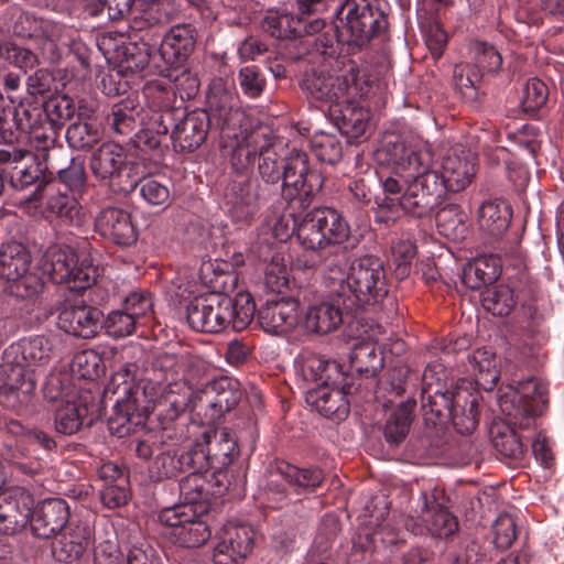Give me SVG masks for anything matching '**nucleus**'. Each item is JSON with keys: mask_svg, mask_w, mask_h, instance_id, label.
I'll return each mask as SVG.
<instances>
[{"mask_svg": "<svg viewBox=\"0 0 564 564\" xmlns=\"http://www.w3.org/2000/svg\"><path fill=\"white\" fill-rule=\"evenodd\" d=\"M375 160L391 171L383 191L391 205L398 204L416 217L426 215L446 192H460L476 174V158L463 147L446 152L440 171L433 169V154L426 143L387 133L375 151Z\"/></svg>", "mask_w": 564, "mask_h": 564, "instance_id": "1", "label": "nucleus"}, {"mask_svg": "<svg viewBox=\"0 0 564 564\" xmlns=\"http://www.w3.org/2000/svg\"><path fill=\"white\" fill-rule=\"evenodd\" d=\"M105 391L113 397L117 414L129 422L133 416L145 417L154 411L159 419L172 422L191 404L193 394L185 381L165 383L144 379L137 384L127 367L111 376Z\"/></svg>", "mask_w": 564, "mask_h": 564, "instance_id": "2", "label": "nucleus"}, {"mask_svg": "<svg viewBox=\"0 0 564 564\" xmlns=\"http://www.w3.org/2000/svg\"><path fill=\"white\" fill-rule=\"evenodd\" d=\"M105 391L113 397L117 414L129 422L133 416L145 417L154 411L159 419L172 422L191 404L193 394L185 381L165 383L144 379L137 384L127 367L111 376Z\"/></svg>", "mask_w": 564, "mask_h": 564, "instance_id": "3", "label": "nucleus"}, {"mask_svg": "<svg viewBox=\"0 0 564 564\" xmlns=\"http://www.w3.org/2000/svg\"><path fill=\"white\" fill-rule=\"evenodd\" d=\"M297 206L301 207L289 200V209L278 216L272 224V235L278 241L285 242L296 234L305 249L297 263L303 268H313L322 260L321 250L348 241L350 227L334 208H314L300 218L294 213Z\"/></svg>", "mask_w": 564, "mask_h": 564, "instance_id": "4", "label": "nucleus"}, {"mask_svg": "<svg viewBox=\"0 0 564 564\" xmlns=\"http://www.w3.org/2000/svg\"><path fill=\"white\" fill-rule=\"evenodd\" d=\"M360 70L352 62L333 74H306L302 87L314 98L328 104L329 116L348 138L358 139L366 132L369 112L357 104L364 91L358 80Z\"/></svg>", "mask_w": 564, "mask_h": 564, "instance_id": "5", "label": "nucleus"}, {"mask_svg": "<svg viewBox=\"0 0 564 564\" xmlns=\"http://www.w3.org/2000/svg\"><path fill=\"white\" fill-rule=\"evenodd\" d=\"M326 278L333 291L345 297L349 306L370 304L388 292L382 262L375 257L350 261L346 256H339L327 265Z\"/></svg>", "mask_w": 564, "mask_h": 564, "instance_id": "6", "label": "nucleus"}, {"mask_svg": "<svg viewBox=\"0 0 564 564\" xmlns=\"http://www.w3.org/2000/svg\"><path fill=\"white\" fill-rule=\"evenodd\" d=\"M256 304L249 293L235 297L221 293H208L195 297L187 306V321L197 332L218 333L229 326L245 329L253 319Z\"/></svg>", "mask_w": 564, "mask_h": 564, "instance_id": "7", "label": "nucleus"}, {"mask_svg": "<svg viewBox=\"0 0 564 564\" xmlns=\"http://www.w3.org/2000/svg\"><path fill=\"white\" fill-rule=\"evenodd\" d=\"M336 19L338 41L349 45L362 46L388 29L379 0H345L336 10Z\"/></svg>", "mask_w": 564, "mask_h": 564, "instance_id": "8", "label": "nucleus"}, {"mask_svg": "<svg viewBox=\"0 0 564 564\" xmlns=\"http://www.w3.org/2000/svg\"><path fill=\"white\" fill-rule=\"evenodd\" d=\"M0 289L17 299H33L44 289L43 278L31 268L26 248L11 241L0 249Z\"/></svg>", "mask_w": 564, "mask_h": 564, "instance_id": "9", "label": "nucleus"}, {"mask_svg": "<svg viewBox=\"0 0 564 564\" xmlns=\"http://www.w3.org/2000/svg\"><path fill=\"white\" fill-rule=\"evenodd\" d=\"M433 377L434 367L427 366L422 377L423 399L434 405L442 403L447 409L458 433L474 432L478 425V393L463 386H458L453 391L443 392L442 384L438 381L434 384Z\"/></svg>", "mask_w": 564, "mask_h": 564, "instance_id": "10", "label": "nucleus"}, {"mask_svg": "<svg viewBox=\"0 0 564 564\" xmlns=\"http://www.w3.org/2000/svg\"><path fill=\"white\" fill-rule=\"evenodd\" d=\"M546 394L542 382L529 378L516 386H507L498 395V404L509 425L524 430L533 426L535 417L542 414L547 402Z\"/></svg>", "mask_w": 564, "mask_h": 564, "instance_id": "11", "label": "nucleus"}, {"mask_svg": "<svg viewBox=\"0 0 564 564\" xmlns=\"http://www.w3.org/2000/svg\"><path fill=\"white\" fill-rule=\"evenodd\" d=\"M41 268L54 283L69 284L72 290H84L97 281L98 269L85 253L78 254L70 246H51L41 260Z\"/></svg>", "mask_w": 564, "mask_h": 564, "instance_id": "12", "label": "nucleus"}, {"mask_svg": "<svg viewBox=\"0 0 564 564\" xmlns=\"http://www.w3.org/2000/svg\"><path fill=\"white\" fill-rule=\"evenodd\" d=\"M68 376L51 375L44 386V394L51 401H59L55 413L56 431L72 435L83 425L88 413L87 393L76 392L69 384H65Z\"/></svg>", "mask_w": 564, "mask_h": 564, "instance_id": "13", "label": "nucleus"}, {"mask_svg": "<svg viewBox=\"0 0 564 564\" xmlns=\"http://www.w3.org/2000/svg\"><path fill=\"white\" fill-rule=\"evenodd\" d=\"M272 142L268 131L263 128L252 129L242 138V141L232 150L231 164L239 172H246L253 166L259 158V173L268 183L280 180V171L275 160V153L271 150Z\"/></svg>", "mask_w": 564, "mask_h": 564, "instance_id": "14", "label": "nucleus"}, {"mask_svg": "<svg viewBox=\"0 0 564 564\" xmlns=\"http://www.w3.org/2000/svg\"><path fill=\"white\" fill-rule=\"evenodd\" d=\"M158 519L165 527L164 534L181 546L198 547L210 538L207 523L191 505L164 508Z\"/></svg>", "mask_w": 564, "mask_h": 564, "instance_id": "15", "label": "nucleus"}, {"mask_svg": "<svg viewBox=\"0 0 564 564\" xmlns=\"http://www.w3.org/2000/svg\"><path fill=\"white\" fill-rule=\"evenodd\" d=\"M282 186L283 195L292 204L303 206L310 196L322 189L323 177L319 172L308 169L304 152L292 151L285 160Z\"/></svg>", "mask_w": 564, "mask_h": 564, "instance_id": "16", "label": "nucleus"}, {"mask_svg": "<svg viewBox=\"0 0 564 564\" xmlns=\"http://www.w3.org/2000/svg\"><path fill=\"white\" fill-rule=\"evenodd\" d=\"M34 369H29L20 362L8 360L3 351L0 365V401L11 408L28 404L36 388Z\"/></svg>", "mask_w": 564, "mask_h": 564, "instance_id": "17", "label": "nucleus"}, {"mask_svg": "<svg viewBox=\"0 0 564 564\" xmlns=\"http://www.w3.org/2000/svg\"><path fill=\"white\" fill-rule=\"evenodd\" d=\"M239 382L230 377H219L208 381L191 399L193 409L205 410V415L215 421L230 411L239 401Z\"/></svg>", "mask_w": 564, "mask_h": 564, "instance_id": "18", "label": "nucleus"}, {"mask_svg": "<svg viewBox=\"0 0 564 564\" xmlns=\"http://www.w3.org/2000/svg\"><path fill=\"white\" fill-rule=\"evenodd\" d=\"M381 329L379 326H369L356 322L349 326L348 336L356 339L351 346V367L366 377L376 376L383 367V356L377 348Z\"/></svg>", "mask_w": 564, "mask_h": 564, "instance_id": "19", "label": "nucleus"}, {"mask_svg": "<svg viewBox=\"0 0 564 564\" xmlns=\"http://www.w3.org/2000/svg\"><path fill=\"white\" fill-rule=\"evenodd\" d=\"M253 546V530L246 524L227 523L217 535L213 550L215 564H239Z\"/></svg>", "mask_w": 564, "mask_h": 564, "instance_id": "20", "label": "nucleus"}, {"mask_svg": "<svg viewBox=\"0 0 564 564\" xmlns=\"http://www.w3.org/2000/svg\"><path fill=\"white\" fill-rule=\"evenodd\" d=\"M34 506L33 496L22 487L0 491V532L14 534L30 522Z\"/></svg>", "mask_w": 564, "mask_h": 564, "instance_id": "21", "label": "nucleus"}, {"mask_svg": "<svg viewBox=\"0 0 564 564\" xmlns=\"http://www.w3.org/2000/svg\"><path fill=\"white\" fill-rule=\"evenodd\" d=\"M421 512L417 519H410L406 527L415 534L429 533L436 538H446L458 529L456 518L441 505L435 502L433 496L421 494Z\"/></svg>", "mask_w": 564, "mask_h": 564, "instance_id": "22", "label": "nucleus"}, {"mask_svg": "<svg viewBox=\"0 0 564 564\" xmlns=\"http://www.w3.org/2000/svg\"><path fill=\"white\" fill-rule=\"evenodd\" d=\"M209 124H215L221 131L223 138L232 139V150L242 141V138L250 133V118L245 110L238 106L236 99L225 95L219 102L210 101Z\"/></svg>", "mask_w": 564, "mask_h": 564, "instance_id": "23", "label": "nucleus"}, {"mask_svg": "<svg viewBox=\"0 0 564 564\" xmlns=\"http://www.w3.org/2000/svg\"><path fill=\"white\" fill-rule=\"evenodd\" d=\"M257 321L268 334H288L301 327L300 304L292 297L268 301L258 311Z\"/></svg>", "mask_w": 564, "mask_h": 564, "instance_id": "24", "label": "nucleus"}, {"mask_svg": "<svg viewBox=\"0 0 564 564\" xmlns=\"http://www.w3.org/2000/svg\"><path fill=\"white\" fill-rule=\"evenodd\" d=\"M102 318L99 308L82 303L65 307L58 315L57 325L69 335L88 339L102 328Z\"/></svg>", "mask_w": 564, "mask_h": 564, "instance_id": "25", "label": "nucleus"}, {"mask_svg": "<svg viewBox=\"0 0 564 564\" xmlns=\"http://www.w3.org/2000/svg\"><path fill=\"white\" fill-rule=\"evenodd\" d=\"M209 126L208 112L194 110L180 119L171 133L175 151L193 152L199 148L206 139Z\"/></svg>", "mask_w": 564, "mask_h": 564, "instance_id": "26", "label": "nucleus"}, {"mask_svg": "<svg viewBox=\"0 0 564 564\" xmlns=\"http://www.w3.org/2000/svg\"><path fill=\"white\" fill-rule=\"evenodd\" d=\"M69 507L63 499H46L37 505L30 518L34 534L50 539L59 533L69 520Z\"/></svg>", "mask_w": 564, "mask_h": 564, "instance_id": "27", "label": "nucleus"}, {"mask_svg": "<svg viewBox=\"0 0 564 564\" xmlns=\"http://www.w3.org/2000/svg\"><path fill=\"white\" fill-rule=\"evenodd\" d=\"M55 339L44 336L23 338L4 349L8 360L29 369L46 366L54 355Z\"/></svg>", "mask_w": 564, "mask_h": 564, "instance_id": "28", "label": "nucleus"}, {"mask_svg": "<svg viewBox=\"0 0 564 564\" xmlns=\"http://www.w3.org/2000/svg\"><path fill=\"white\" fill-rule=\"evenodd\" d=\"M95 226L102 237L117 245L130 246L138 238L131 215L122 208L107 207L102 209L96 217Z\"/></svg>", "mask_w": 564, "mask_h": 564, "instance_id": "29", "label": "nucleus"}, {"mask_svg": "<svg viewBox=\"0 0 564 564\" xmlns=\"http://www.w3.org/2000/svg\"><path fill=\"white\" fill-rule=\"evenodd\" d=\"M306 402L325 417L341 421L349 412V402L343 389L334 382L319 384L306 391Z\"/></svg>", "mask_w": 564, "mask_h": 564, "instance_id": "30", "label": "nucleus"}, {"mask_svg": "<svg viewBox=\"0 0 564 564\" xmlns=\"http://www.w3.org/2000/svg\"><path fill=\"white\" fill-rule=\"evenodd\" d=\"M193 466L195 468H206L208 466V455L205 453L203 445L195 444L178 456L170 452L161 453L153 462L152 474L156 479L170 478Z\"/></svg>", "mask_w": 564, "mask_h": 564, "instance_id": "31", "label": "nucleus"}, {"mask_svg": "<svg viewBox=\"0 0 564 564\" xmlns=\"http://www.w3.org/2000/svg\"><path fill=\"white\" fill-rule=\"evenodd\" d=\"M229 213L236 221H248L258 208V189L253 180L235 181L227 193Z\"/></svg>", "mask_w": 564, "mask_h": 564, "instance_id": "32", "label": "nucleus"}, {"mask_svg": "<svg viewBox=\"0 0 564 564\" xmlns=\"http://www.w3.org/2000/svg\"><path fill=\"white\" fill-rule=\"evenodd\" d=\"M296 373L307 382L325 384L334 382L339 375V366L311 351L301 352L295 359Z\"/></svg>", "mask_w": 564, "mask_h": 564, "instance_id": "33", "label": "nucleus"}, {"mask_svg": "<svg viewBox=\"0 0 564 564\" xmlns=\"http://www.w3.org/2000/svg\"><path fill=\"white\" fill-rule=\"evenodd\" d=\"M194 33L189 25L180 24L170 29L163 39L162 56L174 66H181L193 51Z\"/></svg>", "mask_w": 564, "mask_h": 564, "instance_id": "34", "label": "nucleus"}, {"mask_svg": "<svg viewBox=\"0 0 564 564\" xmlns=\"http://www.w3.org/2000/svg\"><path fill=\"white\" fill-rule=\"evenodd\" d=\"M89 536L88 525L72 522L67 531L53 544V555L61 562L77 560L88 546Z\"/></svg>", "mask_w": 564, "mask_h": 564, "instance_id": "35", "label": "nucleus"}, {"mask_svg": "<svg viewBox=\"0 0 564 564\" xmlns=\"http://www.w3.org/2000/svg\"><path fill=\"white\" fill-rule=\"evenodd\" d=\"M198 444L204 446L208 455V467L214 460L221 466H228L239 454L237 440L226 427L213 432V435L206 434L204 442Z\"/></svg>", "mask_w": 564, "mask_h": 564, "instance_id": "36", "label": "nucleus"}, {"mask_svg": "<svg viewBox=\"0 0 564 564\" xmlns=\"http://www.w3.org/2000/svg\"><path fill=\"white\" fill-rule=\"evenodd\" d=\"M500 272L499 258L492 254L478 257L464 267L462 282L470 290H478L496 281Z\"/></svg>", "mask_w": 564, "mask_h": 564, "instance_id": "37", "label": "nucleus"}, {"mask_svg": "<svg viewBox=\"0 0 564 564\" xmlns=\"http://www.w3.org/2000/svg\"><path fill=\"white\" fill-rule=\"evenodd\" d=\"M343 323V314L338 306L332 303H321L311 306L301 318V328L308 333L328 334Z\"/></svg>", "mask_w": 564, "mask_h": 564, "instance_id": "38", "label": "nucleus"}, {"mask_svg": "<svg viewBox=\"0 0 564 564\" xmlns=\"http://www.w3.org/2000/svg\"><path fill=\"white\" fill-rule=\"evenodd\" d=\"M126 154L121 145L104 143L91 156L90 167L96 177L108 180L118 175L124 165Z\"/></svg>", "mask_w": 564, "mask_h": 564, "instance_id": "39", "label": "nucleus"}, {"mask_svg": "<svg viewBox=\"0 0 564 564\" xmlns=\"http://www.w3.org/2000/svg\"><path fill=\"white\" fill-rule=\"evenodd\" d=\"M474 371L476 384L489 391L495 388L499 379L496 355L491 349L479 348L468 359Z\"/></svg>", "mask_w": 564, "mask_h": 564, "instance_id": "40", "label": "nucleus"}, {"mask_svg": "<svg viewBox=\"0 0 564 564\" xmlns=\"http://www.w3.org/2000/svg\"><path fill=\"white\" fill-rule=\"evenodd\" d=\"M272 477L285 480L295 490L315 488L323 481V473L318 468H297L285 462L276 464Z\"/></svg>", "mask_w": 564, "mask_h": 564, "instance_id": "41", "label": "nucleus"}, {"mask_svg": "<svg viewBox=\"0 0 564 564\" xmlns=\"http://www.w3.org/2000/svg\"><path fill=\"white\" fill-rule=\"evenodd\" d=\"M510 220V208L503 202H487L479 207V227L492 236H499L505 232L509 227Z\"/></svg>", "mask_w": 564, "mask_h": 564, "instance_id": "42", "label": "nucleus"}, {"mask_svg": "<svg viewBox=\"0 0 564 564\" xmlns=\"http://www.w3.org/2000/svg\"><path fill=\"white\" fill-rule=\"evenodd\" d=\"M143 112L144 109L138 97L128 96L112 107L111 124L113 130L120 134L130 132L137 123L140 124Z\"/></svg>", "mask_w": 564, "mask_h": 564, "instance_id": "43", "label": "nucleus"}, {"mask_svg": "<svg viewBox=\"0 0 564 564\" xmlns=\"http://www.w3.org/2000/svg\"><path fill=\"white\" fill-rule=\"evenodd\" d=\"M436 226L442 236L453 241L467 234L466 215L456 205H447L436 214Z\"/></svg>", "mask_w": 564, "mask_h": 564, "instance_id": "44", "label": "nucleus"}, {"mask_svg": "<svg viewBox=\"0 0 564 564\" xmlns=\"http://www.w3.org/2000/svg\"><path fill=\"white\" fill-rule=\"evenodd\" d=\"M414 406V401H406L390 413L383 427L384 437L389 443H400L405 438L410 430Z\"/></svg>", "mask_w": 564, "mask_h": 564, "instance_id": "45", "label": "nucleus"}, {"mask_svg": "<svg viewBox=\"0 0 564 564\" xmlns=\"http://www.w3.org/2000/svg\"><path fill=\"white\" fill-rule=\"evenodd\" d=\"M47 209L61 220L76 227L86 223V213L75 198L56 194L47 199Z\"/></svg>", "mask_w": 564, "mask_h": 564, "instance_id": "46", "label": "nucleus"}, {"mask_svg": "<svg viewBox=\"0 0 564 564\" xmlns=\"http://www.w3.org/2000/svg\"><path fill=\"white\" fill-rule=\"evenodd\" d=\"M191 470L188 475L183 477L178 484L180 495L183 497L184 502L182 505H191L194 507L197 502H200L207 498V480L203 474L208 469L187 467Z\"/></svg>", "mask_w": 564, "mask_h": 564, "instance_id": "47", "label": "nucleus"}, {"mask_svg": "<svg viewBox=\"0 0 564 564\" xmlns=\"http://www.w3.org/2000/svg\"><path fill=\"white\" fill-rule=\"evenodd\" d=\"M290 282L289 268L284 256L275 252L264 269V283L274 293H282Z\"/></svg>", "mask_w": 564, "mask_h": 564, "instance_id": "48", "label": "nucleus"}, {"mask_svg": "<svg viewBox=\"0 0 564 564\" xmlns=\"http://www.w3.org/2000/svg\"><path fill=\"white\" fill-rule=\"evenodd\" d=\"M482 306L492 315L505 316L508 315L514 305L512 290L506 285H499L489 289L482 295Z\"/></svg>", "mask_w": 564, "mask_h": 564, "instance_id": "49", "label": "nucleus"}, {"mask_svg": "<svg viewBox=\"0 0 564 564\" xmlns=\"http://www.w3.org/2000/svg\"><path fill=\"white\" fill-rule=\"evenodd\" d=\"M311 148L317 160L328 164H335L341 158V144L338 139L330 133H315Z\"/></svg>", "mask_w": 564, "mask_h": 564, "instance_id": "50", "label": "nucleus"}, {"mask_svg": "<svg viewBox=\"0 0 564 564\" xmlns=\"http://www.w3.org/2000/svg\"><path fill=\"white\" fill-rule=\"evenodd\" d=\"M123 308L137 319L138 325L143 324L153 313L152 295L143 290H134L126 296Z\"/></svg>", "mask_w": 564, "mask_h": 564, "instance_id": "51", "label": "nucleus"}, {"mask_svg": "<svg viewBox=\"0 0 564 564\" xmlns=\"http://www.w3.org/2000/svg\"><path fill=\"white\" fill-rule=\"evenodd\" d=\"M265 32L276 39L295 36L301 30L295 26V17L290 13L269 12L262 21Z\"/></svg>", "mask_w": 564, "mask_h": 564, "instance_id": "52", "label": "nucleus"}, {"mask_svg": "<svg viewBox=\"0 0 564 564\" xmlns=\"http://www.w3.org/2000/svg\"><path fill=\"white\" fill-rule=\"evenodd\" d=\"M492 443L501 455L517 463L521 462L524 457L525 446L518 433L511 427H507L505 432L494 436Z\"/></svg>", "mask_w": 564, "mask_h": 564, "instance_id": "53", "label": "nucleus"}, {"mask_svg": "<svg viewBox=\"0 0 564 564\" xmlns=\"http://www.w3.org/2000/svg\"><path fill=\"white\" fill-rule=\"evenodd\" d=\"M391 251L395 276L403 280L410 274L416 247L410 239H399L393 243Z\"/></svg>", "mask_w": 564, "mask_h": 564, "instance_id": "54", "label": "nucleus"}, {"mask_svg": "<svg viewBox=\"0 0 564 564\" xmlns=\"http://www.w3.org/2000/svg\"><path fill=\"white\" fill-rule=\"evenodd\" d=\"M72 371L83 379H96L104 371L99 354L94 350H83L74 356Z\"/></svg>", "mask_w": 564, "mask_h": 564, "instance_id": "55", "label": "nucleus"}, {"mask_svg": "<svg viewBox=\"0 0 564 564\" xmlns=\"http://www.w3.org/2000/svg\"><path fill=\"white\" fill-rule=\"evenodd\" d=\"M99 138L98 128L87 121H78L66 130V139L72 148L83 150L90 148Z\"/></svg>", "mask_w": 564, "mask_h": 564, "instance_id": "56", "label": "nucleus"}, {"mask_svg": "<svg viewBox=\"0 0 564 564\" xmlns=\"http://www.w3.org/2000/svg\"><path fill=\"white\" fill-rule=\"evenodd\" d=\"M140 195L149 205L163 209L171 204V193L167 185L151 177L141 180Z\"/></svg>", "mask_w": 564, "mask_h": 564, "instance_id": "57", "label": "nucleus"}, {"mask_svg": "<svg viewBox=\"0 0 564 564\" xmlns=\"http://www.w3.org/2000/svg\"><path fill=\"white\" fill-rule=\"evenodd\" d=\"M137 325V319H133L124 308L109 313L102 324L107 334L116 338L131 335Z\"/></svg>", "mask_w": 564, "mask_h": 564, "instance_id": "58", "label": "nucleus"}, {"mask_svg": "<svg viewBox=\"0 0 564 564\" xmlns=\"http://www.w3.org/2000/svg\"><path fill=\"white\" fill-rule=\"evenodd\" d=\"M471 52L477 66L484 72H496L502 64L501 54L495 46L485 42H475Z\"/></svg>", "mask_w": 564, "mask_h": 564, "instance_id": "59", "label": "nucleus"}, {"mask_svg": "<svg viewBox=\"0 0 564 564\" xmlns=\"http://www.w3.org/2000/svg\"><path fill=\"white\" fill-rule=\"evenodd\" d=\"M238 82L242 93L250 97L260 96L265 86V79L256 66H246L239 70Z\"/></svg>", "mask_w": 564, "mask_h": 564, "instance_id": "60", "label": "nucleus"}, {"mask_svg": "<svg viewBox=\"0 0 564 564\" xmlns=\"http://www.w3.org/2000/svg\"><path fill=\"white\" fill-rule=\"evenodd\" d=\"M58 177L72 192H82L86 183L84 162L72 159L67 167L58 171Z\"/></svg>", "mask_w": 564, "mask_h": 564, "instance_id": "61", "label": "nucleus"}, {"mask_svg": "<svg viewBox=\"0 0 564 564\" xmlns=\"http://www.w3.org/2000/svg\"><path fill=\"white\" fill-rule=\"evenodd\" d=\"M169 78L174 83V88L178 91L182 99H191L198 93V78L186 69L178 72L175 68L169 74Z\"/></svg>", "mask_w": 564, "mask_h": 564, "instance_id": "62", "label": "nucleus"}, {"mask_svg": "<svg viewBox=\"0 0 564 564\" xmlns=\"http://www.w3.org/2000/svg\"><path fill=\"white\" fill-rule=\"evenodd\" d=\"M547 99V87L540 79H530L524 88L523 107L525 110H536L542 107Z\"/></svg>", "mask_w": 564, "mask_h": 564, "instance_id": "63", "label": "nucleus"}, {"mask_svg": "<svg viewBox=\"0 0 564 564\" xmlns=\"http://www.w3.org/2000/svg\"><path fill=\"white\" fill-rule=\"evenodd\" d=\"M495 543L498 547H509L516 540V522L510 514H501L494 524Z\"/></svg>", "mask_w": 564, "mask_h": 564, "instance_id": "64", "label": "nucleus"}]
</instances>
